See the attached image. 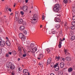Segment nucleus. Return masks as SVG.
<instances>
[{"label":"nucleus","mask_w":75,"mask_h":75,"mask_svg":"<svg viewBox=\"0 0 75 75\" xmlns=\"http://www.w3.org/2000/svg\"><path fill=\"white\" fill-rule=\"evenodd\" d=\"M20 13L21 15H24V12L23 11H21Z\"/></svg>","instance_id":"4c0bfd02"},{"label":"nucleus","mask_w":75,"mask_h":75,"mask_svg":"<svg viewBox=\"0 0 75 75\" xmlns=\"http://www.w3.org/2000/svg\"><path fill=\"white\" fill-rule=\"evenodd\" d=\"M63 74V72L62 71H59L58 75H62Z\"/></svg>","instance_id":"f3484780"},{"label":"nucleus","mask_w":75,"mask_h":75,"mask_svg":"<svg viewBox=\"0 0 75 75\" xmlns=\"http://www.w3.org/2000/svg\"><path fill=\"white\" fill-rule=\"evenodd\" d=\"M23 24L24 25H25L26 24V23L25 22V23H24Z\"/></svg>","instance_id":"338daca9"},{"label":"nucleus","mask_w":75,"mask_h":75,"mask_svg":"<svg viewBox=\"0 0 75 75\" xmlns=\"http://www.w3.org/2000/svg\"><path fill=\"white\" fill-rule=\"evenodd\" d=\"M46 51H47V53L48 54H49V53H50V49H46Z\"/></svg>","instance_id":"b1692460"},{"label":"nucleus","mask_w":75,"mask_h":75,"mask_svg":"<svg viewBox=\"0 0 75 75\" xmlns=\"http://www.w3.org/2000/svg\"><path fill=\"white\" fill-rule=\"evenodd\" d=\"M68 71L69 72H71L72 71V68H69L68 69Z\"/></svg>","instance_id":"4be33fe9"},{"label":"nucleus","mask_w":75,"mask_h":75,"mask_svg":"<svg viewBox=\"0 0 75 75\" xmlns=\"http://www.w3.org/2000/svg\"><path fill=\"white\" fill-rule=\"evenodd\" d=\"M64 3H68V0H64Z\"/></svg>","instance_id":"c9c22d12"},{"label":"nucleus","mask_w":75,"mask_h":75,"mask_svg":"<svg viewBox=\"0 0 75 75\" xmlns=\"http://www.w3.org/2000/svg\"><path fill=\"white\" fill-rule=\"evenodd\" d=\"M73 75H75V72H73L72 74Z\"/></svg>","instance_id":"4d7b16f0"},{"label":"nucleus","mask_w":75,"mask_h":75,"mask_svg":"<svg viewBox=\"0 0 75 75\" xmlns=\"http://www.w3.org/2000/svg\"><path fill=\"white\" fill-rule=\"evenodd\" d=\"M32 51H31L32 53H35V51L37 50V49L35 47L33 49H32Z\"/></svg>","instance_id":"6e6552de"},{"label":"nucleus","mask_w":75,"mask_h":75,"mask_svg":"<svg viewBox=\"0 0 75 75\" xmlns=\"http://www.w3.org/2000/svg\"><path fill=\"white\" fill-rule=\"evenodd\" d=\"M64 26L65 28H67L68 27V26L67 25L64 24Z\"/></svg>","instance_id":"09e8293b"},{"label":"nucleus","mask_w":75,"mask_h":75,"mask_svg":"<svg viewBox=\"0 0 75 75\" xmlns=\"http://www.w3.org/2000/svg\"><path fill=\"white\" fill-rule=\"evenodd\" d=\"M18 52H19V53H20L21 54L22 51H21V48L20 47H18Z\"/></svg>","instance_id":"9d476101"},{"label":"nucleus","mask_w":75,"mask_h":75,"mask_svg":"<svg viewBox=\"0 0 75 75\" xmlns=\"http://www.w3.org/2000/svg\"><path fill=\"white\" fill-rule=\"evenodd\" d=\"M18 23L19 24H21L23 23V19H20L19 20Z\"/></svg>","instance_id":"5701e85b"},{"label":"nucleus","mask_w":75,"mask_h":75,"mask_svg":"<svg viewBox=\"0 0 75 75\" xmlns=\"http://www.w3.org/2000/svg\"><path fill=\"white\" fill-rule=\"evenodd\" d=\"M50 75H54V74H53V73H51L50 74Z\"/></svg>","instance_id":"680f3d73"},{"label":"nucleus","mask_w":75,"mask_h":75,"mask_svg":"<svg viewBox=\"0 0 75 75\" xmlns=\"http://www.w3.org/2000/svg\"><path fill=\"white\" fill-rule=\"evenodd\" d=\"M12 53L14 55H16V54H17V52H16V51H15V50H13L12 52Z\"/></svg>","instance_id":"393cba45"},{"label":"nucleus","mask_w":75,"mask_h":75,"mask_svg":"<svg viewBox=\"0 0 75 75\" xmlns=\"http://www.w3.org/2000/svg\"><path fill=\"white\" fill-rule=\"evenodd\" d=\"M20 58H18V61H20Z\"/></svg>","instance_id":"13d9d810"},{"label":"nucleus","mask_w":75,"mask_h":75,"mask_svg":"<svg viewBox=\"0 0 75 75\" xmlns=\"http://www.w3.org/2000/svg\"><path fill=\"white\" fill-rule=\"evenodd\" d=\"M55 27H56V28H59V25H56Z\"/></svg>","instance_id":"a878e982"},{"label":"nucleus","mask_w":75,"mask_h":75,"mask_svg":"<svg viewBox=\"0 0 75 75\" xmlns=\"http://www.w3.org/2000/svg\"><path fill=\"white\" fill-rule=\"evenodd\" d=\"M75 39V36L74 35L72 36L71 37V40L73 41Z\"/></svg>","instance_id":"6ab92c4d"},{"label":"nucleus","mask_w":75,"mask_h":75,"mask_svg":"<svg viewBox=\"0 0 75 75\" xmlns=\"http://www.w3.org/2000/svg\"><path fill=\"white\" fill-rule=\"evenodd\" d=\"M57 65H58V64L57 63L54 66V68H56V67H57Z\"/></svg>","instance_id":"72a5a7b5"},{"label":"nucleus","mask_w":75,"mask_h":75,"mask_svg":"<svg viewBox=\"0 0 75 75\" xmlns=\"http://www.w3.org/2000/svg\"><path fill=\"white\" fill-rule=\"evenodd\" d=\"M73 16L72 17V19L73 20H75V16Z\"/></svg>","instance_id":"e433bc0d"},{"label":"nucleus","mask_w":75,"mask_h":75,"mask_svg":"<svg viewBox=\"0 0 75 75\" xmlns=\"http://www.w3.org/2000/svg\"><path fill=\"white\" fill-rule=\"evenodd\" d=\"M15 17L16 18L15 20L17 21H19V20H20L19 16H16V15Z\"/></svg>","instance_id":"2eb2a0df"},{"label":"nucleus","mask_w":75,"mask_h":75,"mask_svg":"<svg viewBox=\"0 0 75 75\" xmlns=\"http://www.w3.org/2000/svg\"><path fill=\"white\" fill-rule=\"evenodd\" d=\"M60 68H63L64 67V63L61 62L60 63Z\"/></svg>","instance_id":"ddd939ff"},{"label":"nucleus","mask_w":75,"mask_h":75,"mask_svg":"<svg viewBox=\"0 0 75 75\" xmlns=\"http://www.w3.org/2000/svg\"><path fill=\"white\" fill-rule=\"evenodd\" d=\"M41 59V58H40V57H38V59Z\"/></svg>","instance_id":"e2e57ef3"},{"label":"nucleus","mask_w":75,"mask_h":75,"mask_svg":"<svg viewBox=\"0 0 75 75\" xmlns=\"http://www.w3.org/2000/svg\"><path fill=\"white\" fill-rule=\"evenodd\" d=\"M72 13L73 14V16H74V14L75 13V7H73L72 8Z\"/></svg>","instance_id":"9b49d317"},{"label":"nucleus","mask_w":75,"mask_h":75,"mask_svg":"<svg viewBox=\"0 0 75 75\" xmlns=\"http://www.w3.org/2000/svg\"><path fill=\"white\" fill-rule=\"evenodd\" d=\"M34 47V45L33 43H32L30 44V48H33V47Z\"/></svg>","instance_id":"412c9836"},{"label":"nucleus","mask_w":75,"mask_h":75,"mask_svg":"<svg viewBox=\"0 0 75 75\" xmlns=\"http://www.w3.org/2000/svg\"><path fill=\"white\" fill-rule=\"evenodd\" d=\"M23 57H26V53L25 54L23 55Z\"/></svg>","instance_id":"de8ad7c7"},{"label":"nucleus","mask_w":75,"mask_h":75,"mask_svg":"<svg viewBox=\"0 0 75 75\" xmlns=\"http://www.w3.org/2000/svg\"><path fill=\"white\" fill-rule=\"evenodd\" d=\"M19 30L21 31H23V30H24V26H21V27H20Z\"/></svg>","instance_id":"4468645a"},{"label":"nucleus","mask_w":75,"mask_h":75,"mask_svg":"<svg viewBox=\"0 0 75 75\" xmlns=\"http://www.w3.org/2000/svg\"><path fill=\"white\" fill-rule=\"evenodd\" d=\"M59 40H60V41H61L62 42V41H63L64 40H62L61 39V38H60Z\"/></svg>","instance_id":"5fc2aeb1"},{"label":"nucleus","mask_w":75,"mask_h":75,"mask_svg":"<svg viewBox=\"0 0 75 75\" xmlns=\"http://www.w3.org/2000/svg\"><path fill=\"white\" fill-rule=\"evenodd\" d=\"M18 1L19 3H21V2H22V0H18Z\"/></svg>","instance_id":"49530a36"},{"label":"nucleus","mask_w":75,"mask_h":75,"mask_svg":"<svg viewBox=\"0 0 75 75\" xmlns=\"http://www.w3.org/2000/svg\"><path fill=\"white\" fill-rule=\"evenodd\" d=\"M54 21L55 22H60L61 21V20L59 18H57L56 17L55 18Z\"/></svg>","instance_id":"0eeeda50"},{"label":"nucleus","mask_w":75,"mask_h":75,"mask_svg":"<svg viewBox=\"0 0 75 75\" xmlns=\"http://www.w3.org/2000/svg\"><path fill=\"white\" fill-rule=\"evenodd\" d=\"M6 57H7V58H8V57H9V55L8 54H7L6 55Z\"/></svg>","instance_id":"ea45409f"},{"label":"nucleus","mask_w":75,"mask_h":75,"mask_svg":"<svg viewBox=\"0 0 75 75\" xmlns=\"http://www.w3.org/2000/svg\"><path fill=\"white\" fill-rule=\"evenodd\" d=\"M23 72L24 74H25L26 73H28V70L26 69H24L23 71Z\"/></svg>","instance_id":"a211bd4d"},{"label":"nucleus","mask_w":75,"mask_h":75,"mask_svg":"<svg viewBox=\"0 0 75 75\" xmlns=\"http://www.w3.org/2000/svg\"><path fill=\"white\" fill-rule=\"evenodd\" d=\"M52 60V59H51V58H49L47 61V65L50 64V63L51 62Z\"/></svg>","instance_id":"20e7f679"},{"label":"nucleus","mask_w":75,"mask_h":75,"mask_svg":"<svg viewBox=\"0 0 75 75\" xmlns=\"http://www.w3.org/2000/svg\"><path fill=\"white\" fill-rule=\"evenodd\" d=\"M8 10L10 11V12H11V8H9L8 9Z\"/></svg>","instance_id":"3c124183"},{"label":"nucleus","mask_w":75,"mask_h":75,"mask_svg":"<svg viewBox=\"0 0 75 75\" xmlns=\"http://www.w3.org/2000/svg\"><path fill=\"white\" fill-rule=\"evenodd\" d=\"M65 40V38H63V40L64 41V40Z\"/></svg>","instance_id":"0e129e2a"},{"label":"nucleus","mask_w":75,"mask_h":75,"mask_svg":"<svg viewBox=\"0 0 75 75\" xmlns=\"http://www.w3.org/2000/svg\"><path fill=\"white\" fill-rule=\"evenodd\" d=\"M59 56L56 57V59H59Z\"/></svg>","instance_id":"a19ab883"},{"label":"nucleus","mask_w":75,"mask_h":75,"mask_svg":"<svg viewBox=\"0 0 75 75\" xmlns=\"http://www.w3.org/2000/svg\"><path fill=\"white\" fill-rule=\"evenodd\" d=\"M23 33L24 34H25V35L27 34V31L25 30H24L23 31Z\"/></svg>","instance_id":"c85d7f7f"},{"label":"nucleus","mask_w":75,"mask_h":75,"mask_svg":"<svg viewBox=\"0 0 75 75\" xmlns=\"http://www.w3.org/2000/svg\"><path fill=\"white\" fill-rule=\"evenodd\" d=\"M59 67H58V68H57L56 69H55V71H58L59 70Z\"/></svg>","instance_id":"58836bf2"},{"label":"nucleus","mask_w":75,"mask_h":75,"mask_svg":"<svg viewBox=\"0 0 75 75\" xmlns=\"http://www.w3.org/2000/svg\"><path fill=\"white\" fill-rule=\"evenodd\" d=\"M18 16V12H16V15H15V16Z\"/></svg>","instance_id":"c03bdc74"},{"label":"nucleus","mask_w":75,"mask_h":75,"mask_svg":"<svg viewBox=\"0 0 75 75\" xmlns=\"http://www.w3.org/2000/svg\"><path fill=\"white\" fill-rule=\"evenodd\" d=\"M62 60L63 61H65V58H63L62 59Z\"/></svg>","instance_id":"bf43d9fd"},{"label":"nucleus","mask_w":75,"mask_h":75,"mask_svg":"<svg viewBox=\"0 0 75 75\" xmlns=\"http://www.w3.org/2000/svg\"><path fill=\"white\" fill-rule=\"evenodd\" d=\"M39 57H40L41 58H43V54H40L39 56Z\"/></svg>","instance_id":"473e14b6"},{"label":"nucleus","mask_w":75,"mask_h":75,"mask_svg":"<svg viewBox=\"0 0 75 75\" xmlns=\"http://www.w3.org/2000/svg\"><path fill=\"white\" fill-rule=\"evenodd\" d=\"M59 9L56 8H53V11L55 13H58V12L59 11Z\"/></svg>","instance_id":"423d86ee"},{"label":"nucleus","mask_w":75,"mask_h":75,"mask_svg":"<svg viewBox=\"0 0 75 75\" xmlns=\"http://www.w3.org/2000/svg\"><path fill=\"white\" fill-rule=\"evenodd\" d=\"M28 73V75H30V73H28H28Z\"/></svg>","instance_id":"774afa93"},{"label":"nucleus","mask_w":75,"mask_h":75,"mask_svg":"<svg viewBox=\"0 0 75 75\" xmlns=\"http://www.w3.org/2000/svg\"><path fill=\"white\" fill-rule=\"evenodd\" d=\"M54 8H58V9H60V5L58 4H56L54 6Z\"/></svg>","instance_id":"39448f33"},{"label":"nucleus","mask_w":75,"mask_h":75,"mask_svg":"<svg viewBox=\"0 0 75 75\" xmlns=\"http://www.w3.org/2000/svg\"><path fill=\"white\" fill-rule=\"evenodd\" d=\"M61 44H62V42H61L59 41V45H58L59 48H61Z\"/></svg>","instance_id":"aec40b11"},{"label":"nucleus","mask_w":75,"mask_h":75,"mask_svg":"<svg viewBox=\"0 0 75 75\" xmlns=\"http://www.w3.org/2000/svg\"><path fill=\"white\" fill-rule=\"evenodd\" d=\"M52 33L53 34H55L56 33H57L56 32H55V31L52 32Z\"/></svg>","instance_id":"37998d69"},{"label":"nucleus","mask_w":75,"mask_h":75,"mask_svg":"<svg viewBox=\"0 0 75 75\" xmlns=\"http://www.w3.org/2000/svg\"><path fill=\"white\" fill-rule=\"evenodd\" d=\"M37 17V15L36 14H34V18H36Z\"/></svg>","instance_id":"79ce46f5"},{"label":"nucleus","mask_w":75,"mask_h":75,"mask_svg":"<svg viewBox=\"0 0 75 75\" xmlns=\"http://www.w3.org/2000/svg\"><path fill=\"white\" fill-rule=\"evenodd\" d=\"M6 11H5V12L6 13H7V12H8V9H6Z\"/></svg>","instance_id":"603ef678"},{"label":"nucleus","mask_w":75,"mask_h":75,"mask_svg":"<svg viewBox=\"0 0 75 75\" xmlns=\"http://www.w3.org/2000/svg\"><path fill=\"white\" fill-rule=\"evenodd\" d=\"M0 45L1 47H4L6 45V42H2L1 44H0Z\"/></svg>","instance_id":"f8f14e48"},{"label":"nucleus","mask_w":75,"mask_h":75,"mask_svg":"<svg viewBox=\"0 0 75 75\" xmlns=\"http://www.w3.org/2000/svg\"><path fill=\"white\" fill-rule=\"evenodd\" d=\"M23 10L24 11H27L28 10V7L26 6H23Z\"/></svg>","instance_id":"7ed1b4c3"},{"label":"nucleus","mask_w":75,"mask_h":75,"mask_svg":"<svg viewBox=\"0 0 75 75\" xmlns=\"http://www.w3.org/2000/svg\"><path fill=\"white\" fill-rule=\"evenodd\" d=\"M64 52L66 55H67V54H68V52H67V50H64Z\"/></svg>","instance_id":"c756f323"},{"label":"nucleus","mask_w":75,"mask_h":75,"mask_svg":"<svg viewBox=\"0 0 75 75\" xmlns=\"http://www.w3.org/2000/svg\"><path fill=\"white\" fill-rule=\"evenodd\" d=\"M31 23L32 24H34L35 23V21H34L33 20H32L31 21Z\"/></svg>","instance_id":"2f4dec72"},{"label":"nucleus","mask_w":75,"mask_h":75,"mask_svg":"<svg viewBox=\"0 0 75 75\" xmlns=\"http://www.w3.org/2000/svg\"><path fill=\"white\" fill-rule=\"evenodd\" d=\"M21 69H20V68H19L18 69V72L19 73H20L21 72Z\"/></svg>","instance_id":"f704fd0d"},{"label":"nucleus","mask_w":75,"mask_h":75,"mask_svg":"<svg viewBox=\"0 0 75 75\" xmlns=\"http://www.w3.org/2000/svg\"><path fill=\"white\" fill-rule=\"evenodd\" d=\"M6 44L8 46H10V42L8 40H7L6 42Z\"/></svg>","instance_id":"dca6fc26"},{"label":"nucleus","mask_w":75,"mask_h":75,"mask_svg":"<svg viewBox=\"0 0 75 75\" xmlns=\"http://www.w3.org/2000/svg\"><path fill=\"white\" fill-rule=\"evenodd\" d=\"M35 21L36 20V19L35 18H34L33 19V20Z\"/></svg>","instance_id":"052dcab7"},{"label":"nucleus","mask_w":75,"mask_h":75,"mask_svg":"<svg viewBox=\"0 0 75 75\" xmlns=\"http://www.w3.org/2000/svg\"><path fill=\"white\" fill-rule=\"evenodd\" d=\"M42 25H40V28H42Z\"/></svg>","instance_id":"69168bd1"},{"label":"nucleus","mask_w":75,"mask_h":75,"mask_svg":"<svg viewBox=\"0 0 75 75\" xmlns=\"http://www.w3.org/2000/svg\"><path fill=\"white\" fill-rule=\"evenodd\" d=\"M8 54H10V55H11V54H12V52H8Z\"/></svg>","instance_id":"8fccbe9b"},{"label":"nucleus","mask_w":75,"mask_h":75,"mask_svg":"<svg viewBox=\"0 0 75 75\" xmlns=\"http://www.w3.org/2000/svg\"><path fill=\"white\" fill-rule=\"evenodd\" d=\"M42 19L43 20H44L45 19V17H44V13H43L42 14Z\"/></svg>","instance_id":"bb28decb"},{"label":"nucleus","mask_w":75,"mask_h":75,"mask_svg":"<svg viewBox=\"0 0 75 75\" xmlns=\"http://www.w3.org/2000/svg\"><path fill=\"white\" fill-rule=\"evenodd\" d=\"M28 0H25V2L26 3H28Z\"/></svg>","instance_id":"864d4df0"},{"label":"nucleus","mask_w":75,"mask_h":75,"mask_svg":"<svg viewBox=\"0 0 75 75\" xmlns=\"http://www.w3.org/2000/svg\"><path fill=\"white\" fill-rule=\"evenodd\" d=\"M8 65L9 66H8V68H10V69H14V68H15V67L14 66L13 64H11V63H10L9 64H8Z\"/></svg>","instance_id":"f03ea898"},{"label":"nucleus","mask_w":75,"mask_h":75,"mask_svg":"<svg viewBox=\"0 0 75 75\" xmlns=\"http://www.w3.org/2000/svg\"><path fill=\"white\" fill-rule=\"evenodd\" d=\"M71 29L72 30H74V29H75V26H71Z\"/></svg>","instance_id":"cd10ccee"},{"label":"nucleus","mask_w":75,"mask_h":75,"mask_svg":"<svg viewBox=\"0 0 75 75\" xmlns=\"http://www.w3.org/2000/svg\"><path fill=\"white\" fill-rule=\"evenodd\" d=\"M71 24L73 25H75V21H74L72 22Z\"/></svg>","instance_id":"7c9ffc66"},{"label":"nucleus","mask_w":75,"mask_h":75,"mask_svg":"<svg viewBox=\"0 0 75 75\" xmlns=\"http://www.w3.org/2000/svg\"><path fill=\"white\" fill-rule=\"evenodd\" d=\"M26 44H30V42L28 41H27L26 42Z\"/></svg>","instance_id":"a18cd8bd"},{"label":"nucleus","mask_w":75,"mask_h":75,"mask_svg":"<svg viewBox=\"0 0 75 75\" xmlns=\"http://www.w3.org/2000/svg\"><path fill=\"white\" fill-rule=\"evenodd\" d=\"M19 37L20 38L22 39V40L23 41L25 40V37L22 33H20L19 35Z\"/></svg>","instance_id":"f257e3e1"},{"label":"nucleus","mask_w":75,"mask_h":75,"mask_svg":"<svg viewBox=\"0 0 75 75\" xmlns=\"http://www.w3.org/2000/svg\"><path fill=\"white\" fill-rule=\"evenodd\" d=\"M15 6H16V3H15L14 4L13 7H15Z\"/></svg>","instance_id":"6e6d98bb"},{"label":"nucleus","mask_w":75,"mask_h":75,"mask_svg":"<svg viewBox=\"0 0 75 75\" xmlns=\"http://www.w3.org/2000/svg\"><path fill=\"white\" fill-rule=\"evenodd\" d=\"M66 60L67 61H71V59L70 57H66Z\"/></svg>","instance_id":"1a4fd4ad"}]
</instances>
